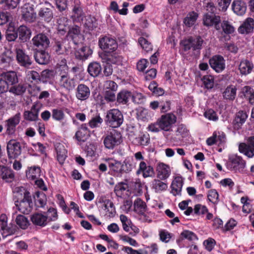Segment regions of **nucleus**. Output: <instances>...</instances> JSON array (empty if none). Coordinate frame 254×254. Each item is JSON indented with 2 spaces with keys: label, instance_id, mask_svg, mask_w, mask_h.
<instances>
[{
  "label": "nucleus",
  "instance_id": "obj_59",
  "mask_svg": "<svg viewBox=\"0 0 254 254\" xmlns=\"http://www.w3.org/2000/svg\"><path fill=\"white\" fill-rule=\"evenodd\" d=\"M84 25L88 28L89 30H92L97 27L96 21L95 18L88 16L86 18Z\"/></svg>",
  "mask_w": 254,
  "mask_h": 254
},
{
  "label": "nucleus",
  "instance_id": "obj_3",
  "mask_svg": "<svg viewBox=\"0 0 254 254\" xmlns=\"http://www.w3.org/2000/svg\"><path fill=\"white\" fill-rule=\"evenodd\" d=\"M122 141V135L116 130H113L104 138V144L106 148L109 149H112L119 145Z\"/></svg>",
  "mask_w": 254,
  "mask_h": 254
},
{
  "label": "nucleus",
  "instance_id": "obj_30",
  "mask_svg": "<svg viewBox=\"0 0 254 254\" xmlns=\"http://www.w3.org/2000/svg\"><path fill=\"white\" fill-rule=\"evenodd\" d=\"M102 209L105 211V215L108 218L114 217L116 211L114 203L110 200H105L102 206Z\"/></svg>",
  "mask_w": 254,
  "mask_h": 254
},
{
  "label": "nucleus",
  "instance_id": "obj_15",
  "mask_svg": "<svg viewBox=\"0 0 254 254\" xmlns=\"http://www.w3.org/2000/svg\"><path fill=\"white\" fill-rule=\"evenodd\" d=\"M48 6H50V4L47 2L40 4L38 15L42 20L50 22L53 18V13Z\"/></svg>",
  "mask_w": 254,
  "mask_h": 254
},
{
  "label": "nucleus",
  "instance_id": "obj_17",
  "mask_svg": "<svg viewBox=\"0 0 254 254\" xmlns=\"http://www.w3.org/2000/svg\"><path fill=\"white\" fill-rule=\"evenodd\" d=\"M15 204L18 209L22 213L28 214L32 209L31 196L21 200H15Z\"/></svg>",
  "mask_w": 254,
  "mask_h": 254
},
{
  "label": "nucleus",
  "instance_id": "obj_43",
  "mask_svg": "<svg viewBox=\"0 0 254 254\" xmlns=\"http://www.w3.org/2000/svg\"><path fill=\"white\" fill-rule=\"evenodd\" d=\"M198 18V14L194 11L189 12L184 19V23L188 27H191L194 24Z\"/></svg>",
  "mask_w": 254,
  "mask_h": 254
},
{
  "label": "nucleus",
  "instance_id": "obj_11",
  "mask_svg": "<svg viewBox=\"0 0 254 254\" xmlns=\"http://www.w3.org/2000/svg\"><path fill=\"white\" fill-rule=\"evenodd\" d=\"M7 151L9 158H15L21 153V146L19 142L10 140L7 144Z\"/></svg>",
  "mask_w": 254,
  "mask_h": 254
},
{
  "label": "nucleus",
  "instance_id": "obj_14",
  "mask_svg": "<svg viewBox=\"0 0 254 254\" xmlns=\"http://www.w3.org/2000/svg\"><path fill=\"white\" fill-rule=\"evenodd\" d=\"M211 67L217 72L222 71L225 68V61L223 57L220 55H215L209 61Z\"/></svg>",
  "mask_w": 254,
  "mask_h": 254
},
{
  "label": "nucleus",
  "instance_id": "obj_6",
  "mask_svg": "<svg viewBox=\"0 0 254 254\" xmlns=\"http://www.w3.org/2000/svg\"><path fill=\"white\" fill-rule=\"evenodd\" d=\"M246 162L240 156L232 155L229 158V161L227 163V167L228 169L236 172L243 170L245 167Z\"/></svg>",
  "mask_w": 254,
  "mask_h": 254
},
{
  "label": "nucleus",
  "instance_id": "obj_64",
  "mask_svg": "<svg viewBox=\"0 0 254 254\" xmlns=\"http://www.w3.org/2000/svg\"><path fill=\"white\" fill-rule=\"evenodd\" d=\"M221 26L225 33L231 34L235 31L234 27L227 21H223Z\"/></svg>",
  "mask_w": 254,
  "mask_h": 254
},
{
  "label": "nucleus",
  "instance_id": "obj_28",
  "mask_svg": "<svg viewBox=\"0 0 254 254\" xmlns=\"http://www.w3.org/2000/svg\"><path fill=\"white\" fill-rule=\"evenodd\" d=\"M75 136L78 141L82 142L85 141L89 138L90 131L86 124H83L76 131Z\"/></svg>",
  "mask_w": 254,
  "mask_h": 254
},
{
  "label": "nucleus",
  "instance_id": "obj_24",
  "mask_svg": "<svg viewBox=\"0 0 254 254\" xmlns=\"http://www.w3.org/2000/svg\"><path fill=\"white\" fill-rule=\"evenodd\" d=\"M68 35L74 44H77L82 38L80 27L77 25L71 26L69 28Z\"/></svg>",
  "mask_w": 254,
  "mask_h": 254
},
{
  "label": "nucleus",
  "instance_id": "obj_60",
  "mask_svg": "<svg viewBox=\"0 0 254 254\" xmlns=\"http://www.w3.org/2000/svg\"><path fill=\"white\" fill-rule=\"evenodd\" d=\"M11 62L12 59L6 55H2L0 56V65L2 68L9 66Z\"/></svg>",
  "mask_w": 254,
  "mask_h": 254
},
{
  "label": "nucleus",
  "instance_id": "obj_7",
  "mask_svg": "<svg viewBox=\"0 0 254 254\" xmlns=\"http://www.w3.org/2000/svg\"><path fill=\"white\" fill-rule=\"evenodd\" d=\"M57 83L60 87L68 91L73 89L75 86V81L71 78L67 73L60 74Z\"/></svg>",
  "mask_w": 254,
  "mask_h": 254
},
{
  "label": "nucleus",
  "instance_id": "obj_29",
  "mask_svg": "<svg viewBox=\"0 0 254 254\" xmlns=\"http://www.w3.org/2000/svg\"><path fill=\"white\" fill-rule=\"evenodd\" d=\"M221 21L219 16L213 14H205L203 16V23L205 26H211L215 25L216 29L217 25Z\"/></svg>",
  "mask_w": 254,
  "mask_h": 254
},
{
  "label": "nucleus",
  "instance_id": "obj_61",
  "mask_svg": "<svg viewBox=\"0 0 254 254\" xmlns=\"http://www.w3.org/2000/svg\"><path fill=\"white\" fill-rule=\"evenodd\" d=\"M104 97L108 102H113L117 100V96L115 92L113 90H106L104 93Z\"/></svg>",
  "mask_w": 254,
  "mask_h": 254
},
{
  "label": "nucleus",
  "instance_id": "obj_10",
  "mask_svg": "<svg viewBox=\"0 0 254 254\" xmlns=\"http://www.w3.org/2000/svg\"><path fill=\"white\" fill-rule=\"evenodd\" d=\"M42 108L40 102H35L29 111H25L23 114L25 120L29 121H36L38 119L39 113Z\"/></svg>",
  "mask_w": 254,
  "mask_h": 254
},
{
  "label": "nucleus",
  "instance_id": "obj_16",
  "mask_svg": "<svg viewBox=\"0 0 254 254\" xmlns=\"http://www.w3.org/2000/svg\"><path fill=\"white\" fill-rule=\"evenodd\" d=\"M16 60L20 65L28 68L32 64L31 58L20 49L16 50Z\"/></svg>",
  "mask_w": 254,
  "mask_h": 254
},
{
  "label": "nucleus",
  "instance_id": "obj_36",
  "mask_svg": "<svg viewBox=\"0 0 254 254\" xmlns=\"http://www.w3.org/2000/svg\"><path fill=\"white\" fill-rule=\"evenodd\" d=\"M34 57L36 62L40 64H46L48 63L50 60L49 54L42 50L37 51Z\"/></svg>",
  "mask_w": 254,
  "mask_h": 254
},
{
  "label": "nucleus",
  "instance_id": "obj_37",
  "mask_svg": "<svg viewBox=\"0 0 254 254\" xmlns=\"http://www.w3.org/2000/svg\"><path fill=\"white\" fill-rule=\"evenodd\" d=\"M87 71L91 76L97 77L101 73L102 67L99 63L94 62L88 65Z\"/></svg>",
  "mask_w": 254,
  "mask_h": 254
},
{
  "label": "nucleus",
  "instance_id": "obj_52",
  "mask_svg": "<svg viewBox=\"0 0 254 254\" xmlns=\"http://www.w3.org/2000/svg\"><path fill=\"white\" fill-rule=\"evenodd\" d=\"M66 40L57 41L55 42L54 49L58 54H62L66 50L65 46Z\"/></svg>",
  "mask_w": 254,
  "mask_h": 254
},
{
  "label": "nucleus",
  "instance_id": "obj_44",
  "mask_svg": "<svg viewBox=\"0 0 254 254\" xmlns=\"http://www.w3.org/2000/svg\"><path fill=\"white\" fill-rule=\"evenodd\" d=\"M56 151L57 159L60 164H63L66 157L67 151L64 146L61 144L57 146Z\"/></svg>",
  "mask_w": 254,
  "mask_h": 254
},
{
  "label": "nucleus",
  "instance_id": "obj_26",
  "mask_svg": "<svg viewBox=\"0 0 254 254\" xmlns=\"http://www.w3.org/2000/svg\"><path fill=\"white\" fill-rule=\"evenodd\" d=\"M254 68L253 64L248 60H243L239 65V70L241 75L250 74Z\"/></svg>",
  "mask_w": 254,
  "mask_h": 254
},
{
  "label": "nucleus",
  "instance_id": "obj_56",
  "mask_svg": "<svg viewBox=\"0 0 254 254\" xmlns=\"http://www.w3.org/2000/svg\"><path fill=\"white\" fill-rule=\"evenodd\" d=\"M207 197L208 200L214 204H217L219 201V194L215 190H210L208 191Z\"/></svg>",
  "mask_w": 254,
  "mask_h": 254
},
{
  "label": "nucleus",
  "instance_id": "obj_57",
  "mask_svg": "<svg viewBox=\"0 0 254 254\" xmlns=\"http://www.w3.org/2000/svg\"><path fill=\"white\" fill-rule=\"evenodd\" d=\"M192 42V48L193 50H199L202 47L203 40L200 37L195 38H191Z\"/></svg>",
  "mask_w": 254,
  "mask_h": 254
},
{
  "label": "nucleus",
  "instance_id": "obj_51",
  "mask_svg": "<svg viewBox=\"0 0 254 254\" xmlns=\"http://www.w3.org/2000/svg\"><path fill=\"white\" fill-rule=\"evenodd\" d=\"M110 170L116 173H122V163L118 161L111 160L108 162Z\"/></svg>",
  "mask_w": 254,
  "mask_h": 254
},
{
  "label": "nucleus",
  "instance_id": "obj_31",
  "mask_svg": "<svg viewBox=\"0 0 254 254\" xmlns=\"http://www.w3.org/2000/svg\"><path fill=\"white\" fill-rule=\"evenodd\" d=\"M132 96V92L127 90H123L117 95V102L119 104L127 105Z\"/></svg>",
  "mask_w": 254,
  "mask_h": 254
},
{
  "label": "nucleus",
  "instance_id": "obj_41",
  "mask_svg": "<svg viewBox=\"0 0 254 254\" xmlns=\"http://www.w3.org/2000/svg\"><path fill=\"white\" fill-rule=\"evenodd\" d=\"M146 204L140 198L136 199L134 202V210L139 214L143 215L146 211Z\"/></svg>",
  "mask_w": 254,
  "mask_h": 254
},
{
  "label": "nucleus",
  "instance_id": "obj_48",
  "mask_svg": "<svg viewBox=\"0 0 254 254\" xmlns=\"http://www.w3.org/2000/svg\"><path fill=\"white\" fill-rule=\"evenodd\" d=\"M242 93L250 103L254 101V90L250 86H246L242 89Z\"/></svg>",
  "mask_w": 254,
  "mask_h": 254
},
{
  "label": "nucleus",
  "instance_id": "obj_63",
  "mask_svg": "<svg viewBox=\"0 0 254 254\" xmlns=\"http://www.w3.org/2000/svg\"><path fill=\"white\" fill-rule=\"evenodd\" d=\"M122 173L129 172L132 170L134 165L131 163V161L129 159H126L122 164Z\"/></svg>",
  "mask_w": 254,
  "mask_h": 254
},
{
  "label": "nucleus",
  "instance_id": "obj_54",
  "mask_svg": "<svg viewBox=\"0 0 254 254\" xmlns=\"http://www.w3.org/2000/svg\"><path fill=\"white\" fill-rule=\"evenodd\" d=\"M138 43L142 48L146 52H149L152 50V45L151 43L143 37H140L138 39Z\"/></svg>",
  "mask_w": 254,
  "mask_h": 254
},
{
  "label": "nucleus",
  "instance_id": "obj_23",
  "mask_svg": "<svg viewBox=\"0 0 254 254\" xmlns=\"http://www.w3.org/2000/svg\"><path fill=\"white\" fill-rule=\"evenodd\" d=\"M248 115L244 111L238 112L233 122V127L235 129L239 130L245 123L248 118Z\"/></svg>",
  "mask_w": 254,
  "mask_h": 254
},
{
  "label": "nucleus",
  "instance_id": "obj_50",
  "mask_svg": "<svg viewBox=\"0 0 254 254\" xmlns=\"http://www.w3.org/2000/svg\"><path fill=\"white\" fill-rule=\"evenodd\" d=\"M15 222L17 225L22 229H26L29 226V221L27 218L22 215L17 216Z\"/></svg>",
  "mask_w": 254,
  "mask_h": 254
},
{
  "label": "nucleus",
  "instance_id": "obj_38",
  "mask_svg": "<svg viewBox=\"0 0 254 254\" xmlns=\"http://www.w3.org/2000/svg\"><path fill=\"white\" fill-rule=\"evenodd\" d=\"M14 196L16 200H21L30 196V193L22 187H16L13 190Z\"/></svg>",
  "mask_w": 254,
  "mask_h": 254
},
{
  "label": "nucleus",
  "instance_id": "obj_27",
  "mask_svg": "<svg viewBox=\"0 0 254 254\" xmlns=\"http://www.w3.org/2000/svg\"><path fill=\"white\" fill-rule=\"evenodd\" d=\"M0 77L7 84L8 86L13 85L18 82L17 74L14 71L3 72L0 74Z\"/></svg>",
  "mask_w": 254,
  "mask_h": 254
},
{
  "label": "nucleus",
  "instance_id": "obj_46",
  "mask_svg": "<svg viewBox=\"0 0 254 254\" xmlns=\"http://www.w3.org/2000/svg\"><path fill=\"white\" fill-rule=\"evenodd\" d=\"M26 86L23 84L20 83L17 85H13L9 89V92L16 95H20L23 94L26 91Z\"/></svg>",
  "mask_w": 254,
  "mask_h": 254
},
{
  "label": "nucleus",
  "instance_id": "obj_32",
  "mask_svg": "<svg viewBox=\"0 0 254 254\" xmlns=\"http://www.w3.org/2000/svg\"><path fill=\"white\" fill-rule=\"evenodd\" d=\"M183 184V179L181 177H177L173 181L171 184V192L176 196L181 194Z\"/></svg>",
  "mask_w": 254,
  "mask_h": 254
},
{
  "label": "nucleus",
  "instance_id": "obj_34",
  "mask_svg": "<svg viewBox=\"0 0 254 254\" xmlns=\"http://www.w3.org/2000/svg\"><path fill=\"white\" fill-rule=\"evenodd\" d=\"M151 188L155 192L160 193L167 189L168 185L160 179H154L152 182Z\"/></svg>",
  "mask_w": 254,
  "mask_h": 254
},
{
  "label": "nucleus",
  "instance_id": "obj_8",
  "mask_svg": "<svg viewBox=\"0 0 254 254\" xmlns=\"http://www.w3.org/2000/svg\"><path fill=\"white\" fill-rule=\"evenodd\" d=\"M20 119V114L18 113L5 121L6 134L8 135L14 134L16 131V127L19 124Z\"/></svg>",
  "mask_w": 254,
  "mask_h": 254
},
{
  "label": "nucleus",
  "instance_id": "obj_20",
  "mask_svg": "<svg viewBox=\"0 0 254 254\" xmlns=\"http://www.w3.org/2000/svg\"><path fill=\"white\" fill-rule=\"evenodd\" d=\"M157 177L161 180H165L169 177L171 174V170L169 166L159 163L156 167Z\"/></svg>",
  "mask_w": 254,
  "mask_h": 254
},
{
  "label": "nucleus",
  "instance_id": "obj_25",
  "mask_svg": "<svg viewBox=\"0 0 254 254\" xmlns=\"http://www.w3.org/2000/svg\"><path fill=\"white\" fill-rule=\"evenodd\" d=\"M233 12L238 15H244L247 10V5L245 2L241 0H235L232 3Z\"/></svg>",
  "mask_w": 254,
  "mask_h": 254
},
{
  "label": "nucleus",
  "instance_id": "obj_19",
  "mask_svg": "<svg viewBox=\"0 0 254 254\" xmlns=\"http://www.w3.org/2000/svg\"><path fill=\"white\" fill-rule=\"evenodd\" d=\"M90 90L88 86L84 84H79L75 89V96L80 101L86 100L90 97Z\"/></svg>",
  "mask_w": 254,
  "mask_h": 254
},
{
  "label": "nucleus",
  "instance_id": "obj_18",
  "mask_svg": "<svg viewBox=\"0 0 254 254\" xmlns=\"http://www.w3.org/2000/svg\"><path fill=\"white\" fill-rule=\"evenodd\" d=\"M141 174L144 178L152 177L154 174V169L151 166L147 165L145 161H142L140 162L138 168L136 171L137 175Z\"/></svg>",
  "mask_w": 254,
  "mask_h": 254
},
{
  "label": "nucleus",
  "instance_id": "obj_47",
  "mask_svg": "<svg viewBox=\"0 0 254 254\" xmlns=\"http://www.w3.org/2000/svg\"><path fill=\"white\" fill-rule=\"evenodd\" d=\"M47 203V197L43 192H37L35 197V204L38 207L43 208Z\"/></svg>",
  "mask_w": 254,
  "mask_h": 254
},
{
  "label": "nucleus",
  "instance_id": "obj_1",
  "mask_svg": "<svg viewBox=\"0 0 254 254\" xmlns=\"http://www.w3.org/2000/svg\"><path fill=\"white\" fill-rule=\"evenodd\" d=\"M58 219L56 209L50 208L46 214L35 213L31 217V220L33 224L41 227L46 226L49 222L56 221Z\"/></svg>",
  "mask_w": 254,
  "mask_h": 254
},
{
  "label": "nucleus",
  "instance_id": "obj_4",
  "mask_svg": "<svg viewBox=\"0 0 254 254\" xmlns=\"http://www.w3.org/2000/svg\"><path fill=\"white\" fill-rule=\"evenodd\" d=\"M98 43L100 48L107 53L113 52L118 48V44L115 39L108 36L100 38Z\"/></svg>",
  "mask_w": 254,
  "mask_h": 254
},
{
  "label": "nucleus",
  "instance_id": "obj_21",
  "mask_svg": "<svg viewBox=\"0 0 254 254\" xmlns=\"http://www.w3.org/2000/svg\"><path fill=\"white\" fill-rule=\"evenodd\" d=\"M22 16L26 21L31 22L36 18V14L32 6L29 4H25L21 8Z\"/></svg>",
  "mask_w": 254,
  "mask_h": 254
},
{
  "label": "nucleus",
  "instance_id": "obj_35",
  "mask_svg": "<svg viewBox=\"0 0 254 254\" xmlns=\"http://www.w3.org/2000/svg\"><path fill=\"white\" fill-rule=\"evenodd\" d=\"M0 177L6 181H11L14 177L12 170L4 166H0Z\"/></svg>",
  "mask_w": 254,
  "mask_h": 254
},
{
  "label": "nucleus",
  "instance_id": "obj_5",
  "mask_svg": "<svg viewBox=\"0 0 254 254\" xmlns=\"http://www.w3.org/2000/svg\"><path fill=\"white\" fill-rule=\"evenodd\" d=\"M158 120L160 129L168 131L170 130L173 125L176 122V117L173 114L168 113L161 116Z\"/></svg>",
  "mask_w": 254,
  "mask_h": 254
},
{
  "label": "nucleus",
  "instance_id": "obj_55",
  "mask_svg": "<svg viewBox=\"0 0 254 254\" xmlns=\"http://www.w3.org/2000/svg\"><path fill=\"white\" fill-rule=\"evenodd\" d=\"M58 29L59 31H66L68 25V20L65 17L59 18L57 20Z\"/></svg>",
  "mask_w": 254,
  "mask_h": 254
},
{
  "label": "nucleus",
  "instance_id": "obj_12",
  "mask_svg": "<svg viewBox=\"0 0 254 254\" xmlns=\"http://www.w3.org/2000/svg\"><path fill=\"white\" fill-rule=\"evenodd\" d=\"M32 42L34 46L39 49L47 48L50 43L48 37L44 33H39L34 36Z\"/></svg>",
  "mask_w": 254,
  "mask_h": 254
},
{
  "label": "nucleus",
  "instance_id": "obj_13",
  "mask_svg": "<svg viewBox=\"0 0 254 254\" xmlns=\"http://www.w3.org/2000/svg\"><path fill=\"white\" fill-rule=\"evenodd\" d=\"M239 150L249 158L254 156V136L250 137L247 144L242 143L239 145Z\"/></svg>",
  "mask_w": 254,
  "mask_h": 254
},
{
  "label": "nucleus",
  "instance_id": "obj_33",
  "mask_svg": "<svg viewBox=\"0 0 254 254\" xmlns=\"http://www.w3.org/2000/svg\"><path fill=\"white\" fill-rule=\"evenodd\" d=\"M254 26V20L249 18L240 26L238 31L241 34H248L251 32Z\"/></svg>",
  "mask_w": 254,
  "mask_h": 254
},
{
  "label": "nucleus",
  "instance_id": "obj_9",
  "mask_svg": "<svg viewBox=\"0 0 254 254\" xmlns=\"http://www.w3.org/2000/svg\"><path fill=\"white\" fill-rule=\"evenodd\" d=\"M100 57L103 62H107V64L104 67L103 71L105 76H110L113 73V68L110 64H116L118 61H120V57H116L113 56H108L106 54L103 53L100 55Z\"/></svg>",
  "mask_w": 254,
  "mask_h": 254
},
{
  "label": "nucleus",
  "instance_id": "obj_40",
  "mask_svg": "<svg viewBox=\"0 0 254 254\" xmlns=\"http://www.w3.org/2000/svg\"><path fill=\"white\" fill-rule=\"evenodd\" d=\"M28 179L35 180L39 178L41 175L40 168L37 166H33L28 169L26 173Z\"/></svg>",
  "mask_w": 254,
  "mask_h": 254
},
{
  "label": "nucleus",
  "instance_id": "obj_53",
  "mask_svg": "<svg viewBox=\"0 0 254 254\" xmlns=\"http://www.w3.org/2000/svg\"><path fill=\"white\" fill-rule=\"evenodd\" d=\"M52 117L57 121H62L65 117L64 111L60 109H54L52 110Z\"/></svg>",
  "mask_w": 254,
  "mask_h": 254
},
{
  "label": "nucleus",
  "instance_id": "obj_22",
  "mask_svg": "<svg viewBox=\"0 0 254 254\" xmlns=\"http://www.w3.org/2000/svg\"><path fill=\"white\" fill-rule=\"evenodd\" d=\"M75 5L72 9L71 18L74 21L80 22L83 20L84 14L81 7L80 6L79 0H74Z\"/></svg>",
  "mask_w": 254,
  "mask_h": 254
},
{
  "label": "nucleus",
  "instance_id": "obj_39",
  "mask_svg": "<svg viewBox=\"0 0 254 254\" xmlns=\"http://www.w3.org/2000/svg\"><path fill=\"white\" fill-rule=\"evenodd\" d=\"M17 33L19 36V38L23 41H26L29 39L31 34V30L24 25L19 26Z\"/></svg>",
  "mask_w": 254,
  "mask_h": 254
},
{
  "label": "nucleus",
  "instance_id": "obj_2",
  "mask_svg": "<svg viewBox=\"0 0 254 254\" xmlns=\"http://www.w3.org/2000/svg\"><path fill=\"white\" fill-rule=\"evenodd\" d=\"M124 121L122 112L118 109H113L108 111L105 118L106 124L113 128L120 127Z\"/></svg>",
  "mask_w": 254,
  "mask_h": 254
},
{
  "label": "nucleus",
  "instance_id": "obj_45",
  "mask_svg": "<svg viewBox=\"0 0 254 254\" xmlns=\"http://www.w3.org/2000/svg\"><path fill=\"white\" fill-rule=\"evenodd\" d=\"M91 52L87 47H82L75 52V57L79 60H85L87 59Z\"/></svg>",
  "mask_w": 254,
  "mask_h": 254
},
{
  "label": "nucleus",
  "instance_id": "obj_42",
  "mask_svg": "<svg viewBox=\"0 0 254 254\" xmlns=\"http://www.w3.org/2000/svg\"><path fill=\"white\" fill-rule=\"evenodd\" d=\"M237 88L235 86H228L223 93V97L227 100H234L236 95Z\"/></svg>",
  "mask_w": 254,
  "mask_h": 254
},
{
  "label": "nucleus",
  "instance_id": "obj_62",
  "mask_svg": "<svg viewBox=\"0 0 254 254\" xmlns=\"http://www.w3.org/2000/svg\"><path fill=\"white\" fill-rule=\"evenodd\" d=\"M203 83L206 88L211 89L214 85V78L211 75H205L202 78Z\"/></svg>",
  "mask_w": 254,
  "mask_h": 254
},
{
  "label": "nucleus",
  "instance_id": "obj_58",
  "mask_svg": "<svg viewBox=\"0 0 254 254\" xmlns=\"http://www.w3.org/2000/svg\"><path fill=\"white\" fill-rule=\"evenodd\" d=\"M131 98L134 103L138 104L142 103L145 100V97L139 92L132 93Z\"/></svg>",
  "mask_w": 254,
  "mask_h": 254
},
{
  "label": "nucleus",
  "instance_id": "obj_49",
  "mask_svg": "<svg viewBox=\"0 0 254 254\" xmlns=\"http://www.w3.org/2000/svg\"><path fill=\"white\" fill-rule=\"evenodd\" d=\"M7 217L5 214L0 216V227L1 230L9 232L8 230H16V226L14 225L8 227L7 225Z\"/></svg>",
  "mask_w": 254,
  "mask_h": 254
}]
</instances>
